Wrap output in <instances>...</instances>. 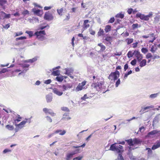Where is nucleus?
<instances>
[{
	"instance_id": "nucleus-1",
	"label": "nucleus",
	"mask_w": 160,
	"mask_h": 160,
	"mask_svg": "<svg viewBox=\"0 0 160 160\" xmlns=\"http://www.w3.org/2000/svg\"><path fill=\"white\" fill-rule=\"evenodd\" d=\"M123 147L118 144L117 143H114L112 144L109 149L113 151H116L118 155V160H124L123 157L122 156V153L123 152L122 150Z\"/></svg>"
},
{
	"instance_id": "nucleus-2",
	"label": "nucleus",
	"mask_w": 160,
	"mask_h": 160,
	"mask_svg": "<svg viewBox=\"0 0 160 160\" xmlns=\"http://www.w3.org/2000/svg\"><path fill=\"white\" fill-rule=\"evenodd\" d=\"M152 12H150L149 14L145 15L144 14H142L140 13H138L136 14V17L138 18H139L141 19L144 21H148L150 18L152 17Z\"/></svg>"
},
{
	"instance_id": "nucleus-3",
	"label": "nucleus",
	"mask_w": 160,
	"mask_h": 160,
	"mask_svg": "<svg viewBox=\"0 0 160 160\" xmlns=\"http://www.w3.org/2000/svg\"><path fill=\"white\" fill-rule=\"evenodd\" d=\"M119 76V72L117 70H116L115 72H112L110 73L108 76V78L111 80H112L113 79L114 81H115L118 79Z\"/></svg>"
},
{
	"instance_id": "nucleus-4",
	"label": "nucleus",
	"mask_w": 160,
	"mask_h": 160,
	"mask_svg": "<svg viewBox=\"0 0 160 160\" xmlns=\"http://www.w3.org/2000/svg\"><path fill=\"white\" fill-rule=\"evenodd\" d=\"M46 33L44 30H41L39 31H36L34 35H36L37 38L38 39H41L43 38V35H46Z\"/></svg>"
},
{
	"instance_id": "nucleus-5",
	"label": "nucleus",
	"mask_w": 160,
	"mask_h": 160,
	"mask_svg": "<svg viewBox=\"0 0 160 160\" xmlns=\"http://www.w3.org/2000/svg\"><path fill=\"white\" fill-rule=\"evenodd\" d=\"M103 84V83L102 82H100L92 83V86L96 89L97 91H99L102 87V85Z\"/></svg>"
},
{
	"instance_id": "nucleus-6",
	"label": "nucleus",
	"mask_w": 160,
	"mask_h": 160,
	"mask_svg": "<svg viewBox=\"0 0 160 160\" xmlns=\"http://www.w3.org/2000/svg\"><path fill=\"white\" fill-rule=\"evenodd\" d=\"M90 22V21H89V20L87 19L83 21V28L82 29V32L90 27V25L88 24V22Z\"/></svg>"
},
{
	"instance_id": "nucleus-7",
	"label": "nucleus",
	"mask_w": 160,
	"mask_h": 160,
	"mask_svg": "<svg viewBox=\"0 0 160 160\" xmlns=\"http://www.w3.org/2000/svg\"><path fill=\"white\" fill-rule=\"evenodd\" d=\"M44 18L45 20L50 21L53 19V17L51 13L47 12H46L44 14Z\"/></svg>"
},
{
	"instance_id": "nucleus-8",
	"label": "nucleus",
	"mask_w": 160,
	"mask_h": 160,
	"mask_svg": "<svg viewBox=\"0 0 160 160\" xmlns=\"http://www.w3.org/2000/svg\"><path fill=\"white\" fill-rule=\"evenodd\" d=\"M135 56L137 58V60L138 62L141 61L143 58L142 55L141 54L138 50H136Z\"/></svg>"
},
{
	"instance_id": "nucleus-9",
	"label": "nucleus",
	"mask_w": 160,
	"mask_h": 160,
	"mask_svg": "<svg viewBox=\"0 0 160 160\" xmlns=\"http://www.w3.org/2000/svg\"><path fill=\"white\" fill-rule=\"evenodd\" d=\"M129 149L128 150V152L127 153V155L129 156L130 159L131 160H134L135 157L133 156L131 148L130 147H128Z\"/></svg>"
},
{
	"instance_id": "nucleus-10",
	"label": "nucleus",
	"mask_w": 160,
	"mask_h": 160,
	"mask_svg": "<svg viewBox=\"0 0 160 160\" xmlns=\"http://www.w3.org/2000/svg\"><path fill=\"white\" fill-rule=\"evenodd\" d=\"M0 15L3 19L9 18L11 17L10 14H7L3 11L0 12Z\"/></svg>"
},
{
	"instance_id": "nucleus-11",
	"label": "nucleus",
	"mask_w": 160,
	"mask_h": 160,
	"mask_svg": "<svg viewBox=\"0 0 160 160\" xmlns=\"http://www.w3.org/2000/svg\"><path fill=\"white\" fill-rule=\"evenodd\" d=\"M52 92L58 96H61L63 94V92L59 91L58 89L56 88H52Z\"/></svg>"
},
{
	"instance_id": "nucleus-12",
	"label": "nucleus",
	"mask_w": 160,
	"mask_h": 160,
	"mask_svg": "<svg viewBox=\"0 0 160 160\" xmlns=\"http://www.w3.org/2000/svg\"><path fill=\"white\" fill-rule=\"evenodd\" d=\"M154 107V106L153 105H151L150 106H147L145 108L143 107H141V109L140 111V112L141 113V114H142L144 113L145 112L144 111L147 109H150Z\"/></svg>"
},
{
	"instance_id": "nucleus-13",
	"label": "nucleus",
	"mask_w": 160,
	"mask_h": 160,
	"mask_svg": "<svg viewBox=\"0 0 160 160\" xmlns=\"http://www.w3.org/2000/svg\"><path fill=\"white\" fill-rule=\"evenodd\" d=\"M66 72L65 74L67 75H69L70 74L72 73L74 71V70L72 68H67L65 69Z\"/></svg>"
},
{
	"instance_id": "nucleus-14",
	"label": "nucleus",
	"mask_w": 160,
	"mask_h": 160,
	"mask_svg": "<svg viewBox=\"0 0 160 160\" xmlns=\"http://www.w3.org/2000/svg\"><path fill=\"white\" fill-rule=\"evenodd\" d=\"M75 154V153H74L73 151L67 153L66 155V160H70V159L73 157V156Z\"/></svg>"
},
{
	"instance_id": "nucleus-15",
	"label": "nucleus",
	"mask_w": 160,
	"mask_h": 160,
	"mask_svg": "<svg viewBox=\"0 0 160 160\" xmlns=\"http://www.w3.org/2000/svg\"><path fill=\"white\" fill-rule=\"evenodd\" d=\"M46 98L47 102H49L52 101V93L49 94L46 96Z\"/></svg>"
},
{
	"instance_id": "nucleus-16",
	"label": "nucleus",
	"mask_w": 160,
	"mask_h": 160,
	"mask_svg": "<svg viewBox=\"0 0 160 160\" xmlns=\"http://www.w3.org/2000/svg\"><path fill=\"white\" fill-rule=\"evenodd\" d=\"M69 113L68 112L65 113L62 116V117L61 120H70L71 119V117H69Z\"/></svg>"
},
{
	"instance_id": "nucleus-17",
	"label": "nucleus",
	"mask_w": 160,
	"mask_h": 160,
	"mask_svg": "<svg viewBox=\"0 0 160 160\" xmlns=\"http://www.w3.org/2000/svg\"><path fill=\"white\" fill-rule=\"evenodd\" d=\"M160 147V141H157L156 143L154 144L152 148V149L154 150Z\"/></svg>"
},
{
	"instance_id": "nucleus-18",
	"label": "nucleus",
	"mask_w": 160,
	"mask_h": 160,
	"mask_svg": "<svg viewBox=\"0 0 160 160\" xmlns=\"http://www.w3.org/2000/svg\"><path fill=\"white\" fill-rule=\"evenodd\" d=\"M133 145L135 144H141L142 142V141L138 138H135L133 139Z\"/></svg>"
},
{
	"instance_id": "nucleus-19",
	"label": "nucleus",
	"mask_w": 160,
	"mask_h": 160,
	"mask_svg": "<svg viewBox=\"0 0 160 160\" xmlns=\"http://www.w3.org/2000/svg\"><path fill=\"white\" fill-rule=\"evenodd\" d=\"M159 132H160V131H159ZM158 132L159 131H158L157 130H152L148 133L147 135V136L151 137L152 135L157 134Z\"/></svg>"
},
{
	"instance_id": "nucleus-20",
	"label": "nucleus",
	"mask_w": 160,
	"mask_h": 160,
	"mask_svg": "<svg viewBox=\"0 0 160 160\" xmlns=\"http://www.w3.org/2000/svg\"><path fill=\"white\" fill-rule=\"evenodd\" d=\"M66 133V131L65 130H63L62 131L61 130H57L54 132V133L56 134L59 133V134L61 135H64Z\"/></svg>"
},
{
	"instance_id": "nucleus-21",
	"label": "nucleus",
	"mask_w": 160,
	"mask_h": 160,
	"mask_svg": "<svg viewBox=\"0 0 160 160\" xmlns=\"http://www.w3.org/2000/svg\"><path fill=\"white\" fill-rule=\"evenodd\" d=\"M136 51V50H134L133 52H132V51H129L127 54V56L128 58H130L132 57L133 55H135Z\"/></svg>"
},
{
	"instance_id": "nucleus-22",
	"label": "nucleus",
	"mask_w": 160,
	"mask_h": 160,
	"mask_svg": "<svg viewBox=\"0 0 160 160\" xmlns=\"http://www.w3.org/2000/svg\"><path fill=\"white\" fill-rule=\"evenodd\" d=\"M139 62V66L141 67H143L146 65V60L145 59H143L142 61Z\"/></svg>"
},
{
	"instance_id": "nucleus-23",
	"label": "nucleus",
	"mask_w": 160,
	"mask_h": 160,
	"mask_svg": "<svg viewBox=\"0 0 160 160\" xmlns=\"http://www.w3.org/2000/svg\"><path fill=\"white\" fill-rule=\"evenodd\" d=\"M27 121H25V120L22 121L20 123L18 124H16V126L17 127H18L20 129H21L22 127H21V126L24 125L26 122H27Z\"/></svg>"
},
{
	"instance_id": "nucleus-24",
	"label": "nucleus",
	"mask_w": 160,
	"mask_h": 160,
	"mask_svg": "<svg viewBox=\"0 0 160 160\" xmlns=\"http://www.w3.org/2000/svg\"><path fill=\"white\" fill-rule=\"evenodd\" d=\"M160 116V114H158L154 118L153 121V124H156L158 122L159 119V117Z\"/></svg>"
},
{
	"instance_id": "nucleus-25",
	"label": "nucleus",
	"mask_w": 160,
	"mask_h": 160,
	"mask_svg": "<svg viewBox=\"0 0 160 160\" xmlns=\"http://www.w3.org/2000/svg\"><path fill=\"white\" fill-rule=\"evenodd\" d=\"M125 140L130 146L129 147H130L131 146H133V139L131 138L129 139Z\"/></svg>"
},
{
	"instance_id": "nucleus-26",
	"label": "nucleus",
	"mask_w": 160,
	"mask_h": 160,
	"mask_svg": "<svg viewBox=\"0 0 160 160\" xmlns=\"http://www.w3.org/2000/svg\"><path fill=\"white\" fill-rule=\"evenodd\" d=\"M32 11L34 13L38 16H40L41 15L40 14V10L39 9H36L35 8H33L32 9Z\"/></svg>"
},
{
	"instance_id": "nucleus-27",
	"label": "nucleus",
	"mask_w": 160,
	"mask_h": 160,
	"mask_svg": "<svg viewBox=\"0 0 160 160\" xmlns=\"http://www.w3.org/2000/svg\"><path fill=\"white\" fill-rule=\"evenodd\" d=\"M7 2V0H0V6H2L3 9H5V7L4 5Z\"/></svg>"
},
{
	"instance_id": "nucleus-28",
	"label": "nucleus",
	"mask_w": 160,
	"mask_h": 160,
	"mask_svg": "<svg viewBox=\"0 0 160 160\" xmlns=\"http://www.w3.org/2000/svg\"><path fill=\"white\" fill-rule=\"evenodd\" d=\"M111 29V27L110 25H106L105 27L104 30L107 33L110 31Z\"/></svg>"
},
{
	"instance_id": "nucleus-29",
	"label": "nucleus",
	"mask_w": 160,
	"mask_h": 160,
	"mask_svg": "<svg viewBox=\"0 0 160 160\" xmlns=\"http://www.w3.org/2000/svg\"><path fill=\"white\" fill-rule=\"evenodd\" d=\"M52 74L54 76H59L60 75V71L58 70L56 71L53 70Z\"/></svg>"
},
{
	"instance_id": "nucleus-30",
	"label": "nucleus",
	"mask_w": 160,
	"mask_h": 160,
	"mask_svg": "<svg viewBox=\"0 0 160 160\" xmlns=\"http://www.w3.org/2000/svg\"><path fill=\"white\" fill-rule=\"evenodd\" d=\"M8 68H3L1 69V70L0 71V74H2V73L8 72L9 71V70L8 69Z\"/></svg>"
},
{
	"instance_id": "nucleus-31",
	"label": "nucleus",
	"mask_w": 160,
	"mask_h": 160,
	"mask_svg": "<svg viewBox=\"0 0 160 160\" xmlns=\"http://www.w3.org/2000/svg\"><path fill=\"white\" fill-rule=\"evenodd\" d=\"M58 87L59 88H62L63 89V91L64 92L65 91H66L67 90L69 89L67 87V86L63 84L62 86L61 85H58Z\"/></svg>"
},
{
	"instance_id": "nucleus-32",
	"label": "nucleus",
	"mask_w": 160,
	"mask_h": 160,
	"mask_svg": "<svg viewBox=\"0 0 160 160\" xmlns=\"http://www.w3.org/2000/svg\"><path fill=\"white\" fill-rule=\"evenodd\" d=\"M116 18H120L122 19L124 17V15L121 13H119L117 14L115 16Z\"/></svg>"
},
{
	"instance_id": "nucleus-33",
	"label": "nucleus",
	"mask_w": 160,
	"mask_h": 160,
	"mask_svg": "<svg viewBox=\"0 0 160 160\" xmlns=\"http://www.w3.org/2000/svg\"><path fill=\"white\" fill-rule=\"evenodd\" d=\"M56 79L58 82H62L63 80V76H57L56 77Z\"/></svg>"
},
{
	"instance_id": "nucleus-34",
	"label": "nucleus",
	"mask_w": 160,
	"mask_h": 160,
	"mask_svg": "<svg viewBox=\"0 0 160 160\" xmlns=\"http://www.w3.org/2000/svg\"><path fill=\"white\" fill-rule=\"evenodd\" d=\"M158 95V93L152 94L149 96V97L152 99H154L157 97Z\"/></svg>"
},
{
	"instance_id": "nucleus-35",
	"label": "nucleus",
	"mask_w": 160,
	"mask_h": 160,
	"mask_svg": "<svg viewBox=\"0 0 160 160\" xmlns=\"http://www.w3.org/2000/svg\"><path fill=\"white\" fill-rule=\"evenodd\" d=\"M157 48H155V46L154 45H152L150 51L152 53H154L157 50Z\"/></svg>"
},
{
	"instance_id": "nucleus-36",
	"label": "nucleus",
	"mask_w": 160,
	"mask_h": 160,
	"mask_svg": "<svg viewBox=\"0 0 160 160\" xmlns=\"http://www.w3.org/2000/svg\"><path fill=\"white\" fill-rule=\"evenodd\" d=\"M132 73V71L131 70H130L128 71L127 73H126L125 74L124 76V79H126L127 78L128 76L130 74H131Z\"/></svg>"
},
{
	"instance_id": "nucleus-37",
	"label": "nucleus",
	"mask_w": 160,
	"mask_h": 160,
	"mask_svg": "<svg viewBox=\"0 0 160 160\" xmlns=\"http://www.w3.org/2000/svg\"><path fill=\"white\" fill-rule=\"evenodd\" d=\"M112 38L111 36H109L107 37L105 39V40L107 41L110 44H111V42L112 41Z\"/></svg>"
},
{
	"instance_id": "nucleus-38",
	"label": "nucleus",
	"mask_w": 160,
	"mask_h": 160,
	"mask_svg": "<svg viewBox=\"0 0 160 160\" xmlns=\"http://www.w3.org/2000/svg\"><path fill=\"white\" fill-rule=\"evenodd\" d=\"M82 88L83 87L79 84V85L77 86L76 90L77 91H78L82 90Z\"/></svg>"
},
{
	"instance_id": "nucleus-39",
	"label": "nucleus",
	"mask_w": 160,
	"mask_h": 160,
	"mask_svg": "<svg viewBox=\"0 0 160 160\" xmlns=\"http://www.w3.org/2000/svg\"><path fill=\"white\" fill-rule=\"evenodd\" d=\"M27 38L25 36H21L19 38H16V40L17 41L19 40H22L26 39Z\"/></svg>"
},
{
	"instance_id": "nucleus-40",
	"label": "nucleus",
	"mask_w": 160,
	"mask_h": 160,
	"mask_svg": "<svg viewBox=\"0 0 160 160\" xmlns=\"http://www.w3.org/2000/svg\"><path fill=\"white\" fill-rule=\"evenodd\" d=\"M25 33L28 34L30 37H31L33 35V32L32 31H26Z\"/></svg>"
},
{
	"instance_id": "nucleus-41",
	"label": "nucleus",
	"mask_w": 160,
	"mask_h": 160,
	"mask_svg": "<svg viewBox=\"0 0 160 160\" xmlns=\"http://www.w3.org/2000/svg\"><path fill=\"white\" fill-rule=\"evenodd\" d=\"M6 127L7 129L10 130H12L14 129L12 125H7Z\"/></svg>"
},
{
	"instance_id": "nucleus-42",
	"label": "nucleus",
	"mask_w": 160,
	"mask_h": 160,
	"mask_svg": "<svg viewBox=\"0 0 160 160\" xmlns=\"http://www.w3.org/2000/svg\"><path fill=\"white\" fill-rule=\"evenodd\" d=\"M104 31L103 29H100L99 31L98 32V36H100L101 35H102L104 33Z\"/></svg>"
},
{
	"instance_id": "nucleus-43",
	"label": "nucleus",
	"mask_w": 160,
	"mask_h": 160,
	"mask_svg": "<svg viewBox=\"0 0 160 160\" xmlns=\"http://www.w3.org/2000/svg\"><path fill=\"white\" fill-rule=\"evenodd\" d=\"M22 14L24 16H25L26 15H28L29 14V12L27 10H24L22 12Z\"/></svg>"
},
{
	"instance_id": "nucleus-44",
	"label": "nucleus",
	"mask_w": 160,
	"mask_h": 160,
	"mask_svg": "<svg viewBox=\"0 0 160 160\" xmlns=\"http://www.w3.org/2000/svg\"><path fill=\"white\" fill-rule=\"evenodd\" d=\"M137 63V59H134L132 60L130 62L132 66H135Z\"/></svg>"
},
{
	"instance_id": "nucleus-45",
	"label": "nucleus",
	"mask_w": 160,
	"mask_h": 160,
	"mask_svg": "<svg viewBox=\"0 0 160 160\" xmlns=\"http://www.w3.org/2000/svg\"><path fill=\"white\" fill-rule=\"evenodd\" d=\"M141 51L142 53L145 54L148 51V50L146 48H143L141 49Z\"/></svg>"
},
{
	"instance_id": "nucleus-46",
	"label": "nucleus",
	"mask_w": 160,
	"mask_h": 160,
	"mask_svg": "<svg viewBox=\"0 0 160 160\" xmlns=\"http://www.w3.org/2000/svg\"><path fill=\"white\" fill-rule=\"evenodd\" d=\"M61 109L63 111H65L68 112H69V109L66 107H62L61 108Z\"/></svg>"
},
{
	"instance_id": "nucleus-47",
	"label": "nucleus",
	"mask_w": 160,
	"mask_h": 160,
	"mask_svg": "<svg viewBox=\"0 0 160 160\" xmlns=\"http://www.w3.org/2000/svg\"><path fill=\"white\" fill-rule=\"evenodd\" d=\"M115 21V18L114 17H112L110 18V20L108 21V23H112Z\"/></svg>"
},
{
	"instance_id": "nucleus-48",
	"label": "nucleus",
	"mask_w": 160,
	"mask_h": 160,
	"mask_svg": "<svg viewBox=\"0 0 160 160\" xmlns=\"http://www.w3.org/2000/svg\"><path fill=\"white\" fill-rule=\"evenodd\" d=\"M120 83V80L119 78L118 79L116 82L115 83V87H118V85Z\"/></svg>"
},
{
	"instance_id": "nucleus-49",
	"label": "nucleus",
	"mask_w": 160,
	"mask_h": 160,
	"mask_svg": "<svg viewBox=\"0 0 160 160\" xmlns=\"http://www.w3.org/2000/svg\"><path fill=\"white\" fill-rule=\"evenodd\" d=\"M83 158L82 156H79L78 157L74 158H73V160H81Z\"/></svg>"
},
{
	"instance_id": "nucleus-50",
	"label": "nucleus",
	"mask_w": 160,
	"mask_h": 160,
	"mask_svg": "<svg viewBox=\"0 0 160 160\" xmlns=\"http://www.w3.org/2000/svg\"><path fill=\"white\" fill-rule=\"evenodd\" d=\"M127 44H129L133 42V39L132 38L128 39Z\"/></svg>"
},
{
	"instance_id": "nucleus-51",
	"label": "nucleus",
	"mask_w": 160,
	"mask_h": 160,
	"mask_svg": "<svg viewBox=\"0 0 160 160\" xmlns=\"http://www.w3.org/2000/svg\"><path fill=\"white\" fill-rule=\"evenodd\" d=\"M152 56H153L151 53H148L146 55V58L148 59L150 58H151L152 59Z\"/></svg>"
},
{
	"instance_id": "nucleus-52",
	"label": "nucleus",
	"mask_w": 160,
	"mask_h": 160,
	"mask_svg": "<svg viewBox=\"0 0 160 160\" xmlns=\"http://www.w3.org/2000/svg\"><path fill=\"white\" fill-rule=\"evenodd\" d=\"M138 23L133 24L132 25V28L134 29L135 28H138Z\"/></svg>"
},
{
	"instance_id": "nucleus-53",
	"label": "nucleus",
	"mask_w": 160,
	"mask_h": 160,
	"mask_svg": "<svg viewBox=\"0 0 160 160\" xmlns=\"http://www.w3.org/2000/svg\"><path fill=\"white\" fill-rule=\"evenodd\" d=\"M46 28V27L45 26H40L38 27V30H42L43 29Z\"/></svg>"
},
{
	"instance_id": "nucleus-54",
	"label": "nucleus",
	"mask_w": 160,
	"mask_h": 160,
	"mask_svg": "<svg viewBox=\"0 0 160 160\" xmlns=\"http://www.w3.org/2000/svg\"><path fill=\"white\" fill-rule=\"evenodd\" d=\"M133 9L132 8H130L128 9L127 12L130 15L132 12Z\"/></svg>"
},
{
	"instance_id": "nucleus-55",
	"label": "nucleus",
	"mask_w": 160,
	"mask_h": 160,
	"mask_svg": "<svg viewBox=\"0 0 160 160\" xmlns=\"http://www.w3.org/2000/svg\"><path fill=\"white\" fill-rule=\"evenodd\" d=\"M52 82L51 80L50 79H48L45 80L44 81V83L47 84H50Z\"/></svg>"
},
{
	"instance_id": "nucleus-56",
	"label": "nucleus",
	"mask_w": 160,
	"mask_h": 160,
	"mask_svg": "<svg viewBox=\"0 0 160 160\" xmlns=\"http://www.w3.org/2000/svg\"><path fill=\"white\" fill-rule=\"evenodd\" d=\"M23 34V33L22 32H19L16 33L15 37H17Z\"/></svg>"
},
{
	"instance_id": "nucleus-57",
	"label": "nucleus",
	"mask_w": 160,
	"mask_h": 160,
	"mask_svg": "<svg viewBox=\"0 0 160 160\" xmlns=\"http://www.w3.org/2000/svg\"><path fill=\"white\" fill-rule=\"evenodd\" d=\"M69 89L71 88L72 87V84L67 83L66 84Z\"/></svg>"
},
{
	"instance_id": "nucleus-58",
	"label": "nucleus",
	"mask_w": 160,
	"mask_h": 160,
	"mask_svg": "<svg viewBox=\"0 0 160 160\" xmlns=\"http://www.w3.org/2000/svg\"><path fill=\"white\" fill-rule=\"evenodd\" d=\"M105 49L106 47L104 45L102 46V47H101V49H100V51L103 52L105 50Z\"/></svg>"
},
{
	"instance_id": "nucleus-59",
	"label": "nucleus",
	"mask_w": 160,
	"mask_h": 160,
	"mask_svg": "<svg viewBox=\"0 0 160 160\" xmlns=\"http://www.w3.org/2000/svg\"><path fill=\"white\" fill-rule=\"evenodd\" d=\"M63 11V9L62 8H61L60 9L57 10V12L59 15H61V13Z\"/></svg>"
},
{
	"instance_id": "nucleus-60",
	"label": "nucleus",
	"mask_w": 160,
	"mask_h": 160,
	"mask_svg": "<svg viewBox=\"0 0 160 160\" xmlns=\"http://www.w3.org/2000/svg\"><path fill=\"white\" fill-rule=\"evenodd\" d=\"M160 58V56L156 54H154L153 56H152V59H158Z\"/></svg>"
},
{
	"instance_id": "nucleus-61",
	"label": "nucleus",
	"mask_w": 160,
	"mask_h": 160,
	"mask_svg": "<svg viewBox=\"0 0 160 160\" xmlns=\"http://www.w3.org/2000/svg\"><path fill=\"white\" fill-rule=\"evenodd\" d=\"M11 150L8 149H5L3 151V153H6L8 152H11Z\"/></svg>"
},
{
	"instance_id": "nucleus-62",
	"label": "nucleus",
	"mask_w": 160,
	"mask_h": 160,
	"mask_svg": "<svg viewBox=\"0 0 160 160\" xmlns=\"http://www.w3.org/2000/svg\"><path fill=\"white\" fill-rule=\"evenodd\" d=\"M46 118H47V120L49 122H51L52 121V118L49 117L48 116H47L46 117Z\"/></svg>"
},
{
	"instance_id": "nucleus-63",
	"label": "nucleus",
	"mask_w": 160,
	"mask_h": 160,
	"mask_svg": "<svg viewBox=\"0 0 160 160\" xmlns=\"http://www.w3.org/2000/svg\"><path fill=\"white\" fill-rule=\"evenodd\" d=\"M29 66V65L28 64H24L22 65L23 68H28Z\"/></svg>"
},
{
	"instance_id": "nucleus-64",
	"label": "nucleus",
	"mask_w": 160,
	"mask_h": 160,
	"mask_svg": "<svg viewBox=\"0 0 160 160\" xmlns=\"http://www.w3.org/2000/svg\"><path fill=\"white\" fill-rule=\"evenodd\" d=\"M10 27V25L9 24H7L5 25H3V27L5 29H8Z\"/></svg>"
}]
</instances>
